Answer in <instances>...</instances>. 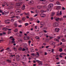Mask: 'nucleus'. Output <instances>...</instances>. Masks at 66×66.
Segmentation results:
<instances>
[{
    "instance_id": "58",
    "label": "nucleus",
    "mask_w": 66,
    "mask_h": 66,
    "mask_svg": "<svg viewBox=\"0 0 66 66\" xmlns=\"http://www.w3.org/2000/svg\"><path fill=\"white\" fill-rule=\"evenodd\" d=\"M63 18H66V15H64L63 16Z\"/></svg>"
},
{
    "instance_id": "62",
    "label": "nucleus",
    "mask_w": 66,
    "mask_h": 66,
    "mask_svg": "<svg viewBox=\"0 0 66 66\" xmlns=\"http://www.w3.org/2000/svg\"><path fill=\"white\" fill-rule=\"evenodd\" d=\"M22 51H25L26 50V49L24 48H23V49H22Z\"/></svg>"
},
{
    "instance_id": "16",
    "label": "nucleus",
    "mask_w": 66,
    "mask_h": 66,
    "mask_svg": "<svg viewBox=\"0 0 66 66\" xmlns=\"http://www.w3.org/2000/svg\"><path fill=\"white\" fill-rule=\"evenodd\" d=\"M12 65H13V66H17L18 64H17V63H12Z\"/></svg>"
},
{
    "instance_id": "5",
    "label": "nucleus",
    "mask_w": 66,
    "mask_h": 66,
    "mask_svg": "<svg viewBox=\"0 0 66 66\" xmlns=\"http://www.w3.org/2000/svg\"><path fill=\"white\" fill-rule=\"evenodd\" d=\"M10 16H12V17H11V18H14L15 17V16H14V15H15V13L13 12H10Z\"/></svg>"
},
{
    "instance_id": "11",
    "label": "nucleus",
    "mask_w": 66,
    "mask_h": 66,
    "mask_svg": "<svg viewBox=\"0 0 66 66\" xmlns=\"http://www.w3.org/2000/svg\"><path fill=\"white\" fill-rule=\"evenodd\" d=\"M15 5L16 6H19L21 5V4H20V3H17L15 4Z\"/></svg>"
},
{
    "instance_id": "25",
    "label": "nucleus",
    "mask_w": 66,
    "mask_h": 66,
    "mask_svg": "<svg viewBox=\"0 0 66 66\" xmlns=\"http://www.w3.org/2000/svg\"><path fill=\"white\" fill-rule=\"evenodd\" d=\"M15 17L17 19H20V17L19 16H16Z\"/></svg>"
},
{
    "instance_id": "20",
    "label": "nucleus",
    "mask_w": 66,
    "mask_h": 66,
    "mask_svg": "<svg viewBox=\"0 0 66 66\" xmlns=\"http://www.w3.org/2000/svg\"><path fill=\"white\" fill-rule=\"evenodd\" d=\"M48 51H50V52H52L53 53V52H54V49H51L50 50H48Z\"/></svg>"
},
{
    "instance_id": "41",
    "label": "nucleus",
    "mask_w": 66,
    "mask_h": 66,
    "mask_svg": "<svg viewBox=\"0 0 66 66\" xmlns=\"http://www.w3.org/2000/svg\"><path fill=\"white\" fill-rule=\"evenodd\" d=\"M35 38L36 39H39V37L37 36Z\"/></svg>"
},
{
    "instance_id": "53",
    "label": "nucleus",
    "mask_w": 66,
    "mask_h": 66,
    "mask_svg": "<svg viewBox=\"0 0 66 66\" xmlns=\"http://www.w3.org/2000/svg\"><path fill=\"white\" fill-rule=\"evenodd\" d=\"M18 27L19 28H20L21 27H22V25H20L18 26Z\"/></svg>"
},
{
    "instance_id": "32",
    "label": "nucleus",
    "mask_w": 66,
    "mask_h": 66,
    "mask_svg": "<svg viewBox=\"0 0 66 66\" xmlns=\"http://www.w3.org/2000/svg\"><path fill=\"white\" fill-rule=\"evenodd\" d=\"M41 13H44V12H46V11H44L43 10H42L41 11Z\"/></svg>"
},
{
    "instance_id": "61",
    "label": "nucleus",
    "mask_w": 66,
    "mask_h": 66,
    "mask_svg": "<svg viewBox=\"0 0 66 66\" xmlns=\"http://www.w3.org/2000/svg\"><path fill=\"white\" fill-rule=\"evenodd\" d=\"M37 22L38 23H39V22H40V21H39V20H38L37 21Z\"/></svg>"
},
{
    "instance_id": "30",
    "label": "nucleus",
    "mask_w": 66,
    "mask_h": 66,
    "mask_svg": "<svg viewBox=\"0 0 66 66\" xmlns=\"http://www.w3.org/2000/svg\"><path fill=\"white\" fill-rule=\"evenodd\" d=\"M6 50L7 51H8V52H10V51H11V50L9 48H7Z\"/></svg>"
},
{
    "instance_id": "57",
    "label": "nucleus",
    "mask_w": 66,
    "mask_h": 66,
    "mask_svg": "<svg viewBox=\"0 0 66 66\" xmlns=\"http://www.w3.org/2000/svg\"><path fill=\"white\" fill-rule=\"evenodd\" d=\"M62 55H59V57L61 58L62 57H63V56H62Z\"/></svg>"
},
{
    "instance_id": "43",
    "label": "nucleus",
    "mask_w": 66,
    "mask_h": 66,
    "mask_svg": "<svg viewBox=\"0 0 66 66\" xmlns=\"http://www.w3.org/2000/svg\"><path fill=\"white\" fill-rule=\"evenodd\" d=\"M62 41L63 42H65V39H62Z\"/></svg>"
},
{
    "instance_id": "59",
    "label": "nucleus",
    "mask_w": 66,
    "mask_h": 66,
    "mask_svg": "<svg viewBox=\"0 0 66 66\" xmlns=\"http://www.w3.org/2000/svg\"><path fill=\"white\" fill-rule=\"evenodd\" d=\"M60 15H61L62 14V11H61L60 12Z\"/></svg>"
},
{
    "instance_id": "15",
    "label": "nucleus",
    "mask_w": 66,
    "mask_h": 66,
    "mask_svg": "<svg viewBox=\"0 0 66 66\" xmlns=\"http://www.w3.org/2000/svg\"><path fill=\"white\" fill-rule=\"evenodd\" d=\"M50 44L51 45H54L55 44V42H53L51 41L50 42Z\"/></svg>"
},
{
    "instance_id": "42",
    "label": "nucleus",
    "mask_w": 66,
    "mask_h": 66,
    "mask_svg": "<svg viewBox=\"0 0 66 66\" xmlns=\"http://www.w3.org/2000/svg\"><path fill=\"white\" fill-rule=\"evenodd\" d=\"M11 22H13V21H14V19H12L11 20Z\"/></svg>"
},
{
    "instance_id": "48",
    "label": "nucleus",
    "mask_w": 66,
    "mask_h": 66,
    "mask_svg": "<svg viewBox=\"0 0 66 66\" xmlns=\"http://www.w3.org/2000/svg\"><path fill=\"white\" fill-rule=\"evenodd\" d=\"M45 66H50V65L48 64H45Z\"/></svg>"
},
{
    "instance_id": "46",
    "label": "nucleus",
    "mask_w": 66,
    "mask_h": 66,
    "mask_svg": "<svg viewBox=\"0 0 66 66\" xmlns=\"http://www.w3.org/2000/svg\"><path fill=\"white\" fill-rule=\"evenodd\" d=\"M54 40L55 41L57 40V41H58V42H59V40H57V39H56V38L54 39Z\"/></svg>"
},
{
    "instance_id": "34",
    "label": "nucleus",
    "mask_w": 66,
    "mask_h": 66,
    "mask_svg": "<svg viewBox=\"0 0 66 66\" xmlns=\"http://www.w3.org/2000/svg\"><path fill=\"white\" fill-rule=\"evenodd\" d=\"M15 56V55H11L10 56V57H14Z\"/></svg>"
},
{
    "instance_id": "45",
    "label": "nucleus",
    "mask_w": 66,
    "mask_h": 66,
    "mask_svg": "<svg viewBox=\"0 0 66 66\" xmlns=\"http://www.w3.org/2000/svg\"><path fill=\"white\" fill-rule=\"evenodd\" d=\"M43 31L44 33H47V32L46 30H43Z\"/></svg>"
},
{
    "instance_id": "8",
    "label": "nucleus",
    "mask_w": 66,
    "mask_h": 66,
    "mask_svg": "<svg viewBox=\"0 0 66 66\" xmlns=\"http://www.w3.org/2000/svg\"><path fill=\"white\" fill-rule=\"evenodd\" d=\"M40 16L42 18H44L46 16V14H40Z\"/></svg>"
},
{
    "instance_id": "64",
    "label": "nucleus",
    "mask_w": 66,
    "mask_h": 66,
    "mask_svg": "<svg viewBox=\"0 0 66 66\" xmlns=\"http://www.w3.org/2000/svg\"><path fill=\"white\" fill-rule=\"evenodd\" d=\"M44 29L45 30H47V27H44Z\"/></svg>"
},
{
    "instance_id": "31",
    "label": "nucleus",
    "mask_w": 66,
    "mask_h": 66,
    "mask_svg": "<svg viewBox=\"0 0 66 66\" xmlns=\"http://www.w3.org/2000/svg\"><path fill=\"white\" fill-rule=\"evenodd\" d=\"M25 38H27V40H29V39H30V37L29 36Z\"/></svg>"
},
{
    "instance_id": "50",
    "label": "nucleus",
    "mask_w": 66,
    "mask_h": 66,
    "mask_svg": "<svg viewBox=\"0 0 66 66\" xmlns=\"http://www.w3.org/2000/svg\"><path fill=\"white\" fill-rule=\"evenodd\" d=\"M18 50H22V48L21 47L19 48Z\"/></svg>"
},
{
    "instance_id": "17",
    "label": "nucleus",
    "mask_w": 66,
    "mask_h": 66,
    "mask_svg": "<svg viewBox=\"0 0 66 66\" xmlns=\"http://www.w3.org/2000/svg\"><path fill=\"white\" fill-rule=\"evenodd\" d=\"M4 13H5V15H6L9 14V11H4Z\"/></svg>"
},
{
    "instance_id": "56",
    "label": "nucleus",
    "mask_w": 66,
    "mask_h": 66,
    "mask_svg": "<svg viewBox=\"0 0 66 66\" xmlns=\"http://www.w3.org/2000/svg\"><path fill=\"white\" fill-rule=\"evenodd\" d=\"M30 12L31 14H33V13H34V11H31Z\"/></svg>"
},
{
    "instance_id": "19",
    "label": "nucleus",
    "mask_w": 66,
    "mask_h": 66,
    "mask_svg": "<svg viewBox=\"0 0 66 66\" xmlns=\"http://www.w3.org/2000/svg\"><path fill=\"white\" fill-rule=\"evenodd\" d=\"M61 9V6H57V7H56V9L57 10H59V9Z\"/></svg>"
},
{
    "instance_id": "55",
    "label": "nucleus",
    "mask_w": 66,
    "mask_h": 66,
    "mask_svg": "<svg viewBox=\"0 0 66 66\" xmlns=\"http://www.w3.org/2000/svg\"><path fill=\"white\" fill-rule=\"evenodd\" d=\"M30 20L31 21H32V20H33L34 19L33 18H30Z\"/></svg>"
},
{
    "instance_id": "23",
    "label": "nucleus",
    "mask_w": 66,
    "mask_h": 66,
    "mask_svg": "<svg viewBox=\"0 0 66 66\" xmlns=\"http://www.w3.org/2000/svg\"><path fill=\"white\" fill-rule=\"evenodd\" d=\"M38 63L39 65H43V63H42V62L40 61H39L38 62Z\"/></svg>"
},
{
    "instance_id": "10",
    "label": "nucleus",
    "mask_w": 66,
    "mask_h": 66,
    "mask_svg": "<svg viewBox=\"0 0 66 66\" xmlns=\"http://www.w3.org/2000/svg\"><path fill=\"white\" fill-rule=\"evenodd\" d=\"M60 63L62 64H65V61L63 60H62L60 61Z\"/></svg>"
},
{
    "instance_id": "54",
    "label": "nucleus",
    "mask_w": 66,
    "mask_h": 66,
    "mask_svg": "<svg viewBox=\"0 0 66 66\" xmlns=\"http://www.w3.org/2000/svg\"><path fill=\"white\" fill-rule=\"evenodd\" d=\"M6 61H7V62H11V61H10V60H7Z\"/></svg>"
},
{
    "instance_id": "35",
    "label": "nucleus",
    "mask_w": 66,
    "mask_h": 66,
    "mask_svg": "<svg viewBox=\"0 0 66 66\" xmlns=\"http://www.w3.org/2000/svg\"><path fill=\"white\" fill-rule=\"evenodd\" d=\"M59 13V12L58 11L56 14L57 16H60V15H60V14Z\"/></svg>"
},
{
    "instance_id": "38",
    "label": "nucleus",
    "mask_w": 66,
    "mask_h": 66,
    "mask_svg": "<svg viewBox=\"0 0 66 66\" xmlns=\"http://www.w3.org/2000/svg\"><path fill=\"white\" fill-rule=\"evenodd\" d=\"M13 8V7L11 6H9L8 7V9H12Z\"/></svg>"
},
{
    "instance_id": "40",
    "label": "nucleus",
    "mask_w": 66,
    "mask_h": 66,
    "mask_svg": "<svg viewBox=\"0 0 66 66\" xmlns=\"http://www.w3.org/2000/svg\"><path fill=\"white\" fill-rule=\"evenodd\" d=\"M31 43V41H29L28 42V43H29V46H30V43Z\"/></svg>"
},
{
    "instance_id": "21",
    "label": "nucleus",
    "mask_w": 66,
    "mask_h": 66,
    "mask_svg": "<svg viewBox=\"0 0 66 66\" xmlns=\"http://www.w3.org/2000/svg\"><path fill=\"white\" fill-rule=\"evenodd\" d=\"M8 29L6 28H4L3 29V30H4V31H6Z\"/></svg>"
},
{
    "instance_id": "44",
    "label": "nucleus",
    "mask_w": 66,
    "mask_h": 66,
    "mask_svg": "<svg viewBox=\"0 0 66 66\" xmlns=\"http://www.w3.org/2000/svg\"><path fill=\"white\" fill-rule=\"evenodd\" d=\"M59 51H60V52H62V51H63V50H62V48H60L59 49Z\"/></svg>"
},
{
    "instance_id": "39",
    "label": "nucleus",
    "mask_w": 66,
    "mask_h": 66,
    "mask_svg": "<svg viewBox=\"0 0 66 66\" xmlns=\"http://www.w3.org/2000/svg\"><path fill=\"white\" fill-rule=\"evenodd\" d=\"M14 31L15 32H17V31H18V29H16L14 30Z\"/></svg>"
},
{
    "instance_id": "1",
    "label": "nucleus",
    "mask_w": 66,
    "mask_h": 66,
    "mask_svg": "<svg viewBox=\"0 0 66 66\" xmlns=\"http://www.w3.org/2000/svg\"><path fill=\"white\" fill-rule=\"evenodd\" d=\"M53 5L52 4H50L48 6V8L46 10L47 12H50L51 11V9L52 7L53 6Z\"/></svg>"
},
{
    "instance_id": "29",
    "label": "nucleus",
    "mask_w": 66,
    "mask_h": 66,
    "mask_svg": "<svg viewBox=\"0 0 66 66\" xmlns=\"http://www.w3.org/2000/svg\"><path fill=\"white\" fill-rule=\"evenodd\" d=\"M18 22L20 23L21 24L22 22H23V21L21 20H19L18 21Z\"/></svg>"
},
{
    "instance_id": "18",
    "label": "nucleus",
    "mask_w": 66,
    "mask_h": 66,
    "mask_svg": "<svg viewBox=\"0 0 66 66\" xmlns=\"http://www.w3.org/2000/svg\"><path fill=\"white\" fill-rule=\"evenodd\" d=\"M60 55H66V54L65 53H60Z\"/></svg>"
},
{
    "instance_id": "28",
    "label": "nucleus",
    "mask_w": 66,
    "mask_h": 66,
    "mask_svg": "<svg viewBox=\"0 0 66 66\" xmlns=\"http://www.w3.org/2000/svg\"><path fill=\"white\" fill-rule=\"evenodd\" d=\"M14 25L15 27H17L18 26V24L17 23H14Z\"/></svg>"
},
{
    "instance_id": "2",
    "label": "nucleus",
    "mask_w": 66,
    "mask_h": 66,
    "mask_svg": "<svg viewBox=\"0 0 66 66\" xmlns=\"http://www.w3.org/2000/svg\"><path fill=\"white\" fill-rule=\"evenodd\" d=\"M54 19L56 21H59V20H60V21H63V18L60 19L59 18H57L56 17V16L54 17Z\"/></svg>"
},
{
    "instance_id": "14",
    "label": "nucleus",
    "mask_w": 66,
    "mask_h": 66,
    "mask_svg": "<svg viewBox=\"0 0 66 66\" xmlns=\"http://www.w3.org/2000/svg\"><path fill=\"white\" fill-rule=\"evenodd\" d=\"M25 7H26V6L23 5L21 7L22 10H24L25 9Z\"/></svg>"
},
{
    "instance_id": "49",
    "label": "nucleus",
    "mask_w": 66,
    "mask_h": 66,
    "mask_svg": "<svg viewBox=\"0 0 66 66\" xmlns=\"http://www.w3.org/2000/svg\"><path fill=\"white\" fill-rule=\"evenodd\" d=\"M37 26H35V29L37 30Z\"/></svg>"
},
{
    "instance_id": "13",
    "label": "nucleus",
    "mask_w": 66,
    "mask_h": 66,
    "mask_svg": "<svg viewBox=\"0 0 66 66\" xmlns=\"http://www.w3.org/2000/svg\"><path fill=\"white\" fill-rule=\"evenodd\" d=\"M40 26H45V23L43 22H40Z\"/></svg>"
},
{
    "instance_id": "4",
    "label": "nucleus",
    "mask_w": 66,
    "mask_h": 66,
    "mask_svg": "<svg viewBox=\"0 0 66 66\" xmlns=\"http://www.w3.org/2000/svg\"><path fill=\"white\" fill-rule=\"evenodd\" d=\"M10 39H11L12 43H15V42L14 41L15 40V39H14L13 37H10Z\"/></svg>"
},
{
    "instance_id": "36",
    "label": "nucleus",
    "mask_w": 66,
    "mask_h": 66,
    "mask_svg": "<svg viewBox=\"0 0 66 66\" xmlns=\"http://www.w3.org/2000/svg\"><path fill=\"white\" fill-rule=\"evenodd\" d=\"M30 51L31 53L34 52V49L32 50H31Z\"/></svg>"
},
{
    "instance_id": "6",
    "label": "nucleus",
    "mask_w": 66,
    "mask_h": 66,
    "mask_svg": "<svg viewBox=\"0 0 66 66\" xmlns=\"http://www.w3.org/2000/svg\"><path fill=\"white\" fill-rule=\"evenodd\" d=\"M5 22L7 24H10L11 22V21L9 19L6 20H5Z\"/></svg>"
},
{
    "instance_id": "3",
    "label": "nucleus",
    "mask_w": 66,
    "mask_h": 66,
    "mask_svg": "<svg viewBox=\"0 0 66 66\" xmlns=\"http://www.w3.org/2000/svg\"><path fill=\"white\" fill-rule=\"evenodd\" d=\"M53 26L54 27H58L59 26V24L57 22H55L53 23Z\"/></svg>"
},
{
    "instance_id": "33",
    "label": "nucleus",
    "mask_w": 66,
    "mask_h": 66,
    "mask_svg": "<svg viewBox=\"0 0 66 66\" xmlns=\"http://www.w3.org/2000/svg\"><path fill=\"white\" fill-rule=\"evenodd\" d=\"M19 42L20 43H21L22 42V40L21 39H20L19 40Z\"/></svg>"
},
{
    "instance_id": "52",
    "label": "nucleus",
    "mask_w": 66,
    "mask_h": 66,
    "mask_svg": "<svg viewBox=\"0 0 66 66\" xmlns=\"http://www.w3.org/2000/svg\"><path fill=\"white\" fill-rule=\"evenodd\" d=\"M49 37H50V39H52L53 38V37H51L50 36H49Z\"/></svg>"
},
{
    "instance_id": "22",
    "label": "nucleus",
    "mask_w": 66,
    "mask_h": 66,
    "mask_svg": "<svg viewBox=\"0 0 66 66\" xmlns=\"http://www.w3.org/2000/svg\"><path fill=\"white\" fill-rule=\"evenodd\" d=\"M35 12L36 13V14H38L39 13V11L38 10H35Z\"/></svg>"
},
{
    "instance_id": "7",
    "label": "nucleus",
    "mask_w": 66,
    "mask_h": 66,
    "mask_svg": "<svg viewBox=\"0 0 66 66\" xmlns=\"http://www.w3.org/2000/svg\"><path fill=\"white\" fill-rule=\"evenodd\" d=\"M39 56V53L38 52H37L36 53V54L35 55V58H38Z\"/></svg>"
},
{
    "instance_id": "63",
    "label": "nucleus",
    "mask_w": 66,
    "mask_h": 66,
    "mask_svg": "<svg viewBox=\"0 0 66 66\" xmlns=\"http://www.w3.org/2000/svg\"><path fill=\"white\" fill-rule=\"evenodd\" d=\"M49 1L50 2H53L54 1V0H49Z\"/></svg>"
},
{
    "instance_id": "24",
    "label": "nucleus",
    "mask_w": 66,
    "mask_h": 66,
    "mask_svg": "<svg viewBox=\"0 0 66 66\" xmlns=\"http://www.w3.org/2000/svg\"><path fill=\"white\" fill-rule=\"evenodd\" d=\"M26 18L25 17H23L22 19V20H23V21H25L26 20Z\"/></svg>"
},
{
    "instance_id": "60",
    "label": "nucleus",
    "mask_w": 66,
    "mask_h": 66,
    "mask_svg": "<svg viewBox=\"0 0 66 66\" xmlns=\"http://www.w3.org/2000/svg\"><path fill=\"white\" fill-rule=\"evenodd\" d=\"M30 10H33V9H34V8L33 7H31L30 8Z\"/></svg>"
},
{
    "instance_id": "47",
    "label": "nucleus",
    "mask_w": 66,
    "mask_h": 66,
    "mask_svg": "<svg viewBox=\"0 0 66 66\" xmlns=\"http://www.w3.org/2000/svg\"><path fill=\"white\" fill-rule=\"evenodd\" d=\"M38 16V14H36L34 16V17H36V16Z\"/></svg>"
},
{
    "instance_id": "12",
    "label": "nucleus",
    "mask_w": 66,
    "mask_h": 66,
    "mask_svg": "<svg viewBox=\"0 0 66 66\" xmlns=\"http://www.w3.org/2000/svg\"><path fill=\"white\" fill-rule=\"evenodd\" d=\"M60 30V29L59 28H56L55 29V32H59V31Z\"/></svg>"
},
{
    "instance_id": "26",
    "label": "nucleus",
    "mask_w": 66,
    "mask_h": 66,
    "mask_svg": "<svg viewBox=\"0 0 66 66\" xmlns=\"http://www.w3.org/2000/svg\"><path fill=\"white\" fill-rule=\"evenodd\" d=\"M25 26H26V27H27V26H28L29 25V23H26L24 24Z\"/></svg>"
},
{
    "instance_id": "51",
    "label": "nucleus",
    "mask_w": 66,
    "mask_h": 66,
    "mask_svg": "<svg viewBox=\"0 0 66 66\" xmlns=\"http://www.w3.org/2000/svg\"><path fill=\"white\" fill-rule=\"evenodd\" d=\"M31 54L32 55H33V56H34V55H35V54H34V53H32Z\"/></svg>"
},
{
    "instance_id": "27",
    "label": "nucleus",
    "mask_w": 66,
    "mask_h": 66,
    "mask_svg": "<svg viewBox=\"0 0 66 66\" xmlns=\"http://www.w3.org/2000/svg\"><path fill=\"white\" fill-rule=\"evenodd\" d=\"M55 14V13L54 12H53L52 13V14H51V16H54V14Z\"/></svg>"
},
{
    "instance_id": "37",
    "label": "nucleus",
    "mask_w": 66,
    "mask_h": 66,
    "mask_svg": "<svg viewBox=\"0 0 66 66\" xmlns=\"http://www.w3.org/2000/svg\"><path fill=\"white\" fill-rule=\"evenodd\" d=\"M56 4H57V5H60V3L59 2H57Z\"/></svg>"
},
{
    "instance_id": "9",
    "label": "nucleus",
    "mask_w": 66,
    "mask_h": 66,
    "mask_svg": "<svg viewBox=\"0 0 66 66\" xmlns=\"http://www.w3.org/2000/svg\"><path fill=\"white\" fill-rule=\"evenodd\" d=\"M15 12L16 13H18L19 14H20L21 12V9H17L15 10Z\"/></svg>"
}]
</instances>
